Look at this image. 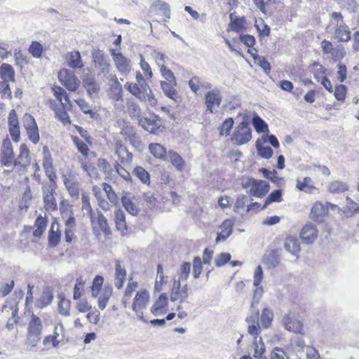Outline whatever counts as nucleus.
I'll use <instances>...</instances> for the list:
<instances>
[{"label": "nucleus", "instance_id": "nucleus-1", "mask_svg": "<svg viewBox=\"0 0 359 359\" xmlns=\"http://www.w3.org/2000/svg\"><path fill=\"white\" fill-rule=\"evenodd\" d=\"M135 78L136 83L127 82L125 84L126 89L140 100L147 102L151 106H155L157 104V100L142 74L137 72Z\"/></svg>", "mask_w": 359, "mask_h": 359}, {"label": "nucleus", "instance_id": "nucleus-2", "mask_svg": "<svg viewBox=\"0 0 359 359\" xmlns=\"http://www.w3.org/2000/svg\"><path fill=\"white\" fill-rule=\"evenodd\" d=\"M110 55L118 72L123 76H128L131 72V60L123 55L118 48L109 49Z\"/></svg>", "mask_w": 359, "mask_h": 359}, {"label": "nucleus", "instance_id": "nucleus-3", "mask_svg": "<svg viewBox=\"0 0 359 359\" xmlns=\"http://www.w3.org/2000/svg\"><path fill=\"white\" fill-rule=\"evenodd\" d=\"M172 285L170 290V299L171 302L180 300V304L177 306V309L182 308L184 303H188V286L187 284L182 285L181 282L177 280L176 277L173 278Z\"/></svg>", "mask_w": 359, "mask_h": 359}, {"label": "nucleus", "instance_id": "nucleus-4", "mask_svg": "<svg viewBox=\"0 0 359 359\" xmlns=\"http://www.w3.org/2000/svg\"><path fill=\"white\" fill-rule=\"evenodd\" d=\"M149 299V292L145 289L137 291L133 299L132 309L136 313L137 318L142 320H143V310L147 308Z\"/></svg>", "mask_w": 359, "mask_h": 359}, {"label": "nucleus", "instance_id": "nucleus-5", "mask_svg": "<svg viewBox=\"0 0 359 359\" xmlns=\"http://www.w3.org/2000/svg\"><path fill=\"white\" fill-rule=\"evenodd\" d=\"M92 57L95 67L99 71V74H102L107 78L111 74L109 59L99 49H94L92 51Z\"/></svg>", "mask_w": 359, "mask_h": 359}, {"label": "nucleus", "instance_id": "nucleus-6", "mask_svg": "<svg viewBox=\"0 0 359 359\" xmlns=\"http://www.w3.org/2000/svg\"><path fill=\"white\" fill-rule=\"evenodd\" d=\"M57 185L55 182H49L42 187L43 198L45 208L47 210H55L57 205L54 196Z\"/></svg>", "mask_w": 359, "mask_h": 359}, {"label": "nucleus", "instance_id": "nucleus-7", "mask_svg": "<svg viewBox=\"0 0 359 359\" xmlns=\"http://www.w3.org/2000/svg\"><path fill=\"white\" fill-rule=\"evenodd\" d=\"M58 79L60 83L70 91H76L80 86L78 77L74 72L67 69H62L58 72Z\"/></svg>", "mask_w": 359, "mask_h": 359}, {"label": "nucleus", "instance_id": "nucleus-8", "mask_svg": "<svg viewBox=\"0 0 359 359\" xmlns=\"http://www.w3.org/2000/svg\"><path fill=\"white\" fill-rule=\"evenodd\" d=\"M90 218L93 232L97 238L101 231H102L106 236L111 234V230L109 227L107 220L102 213L100 212H95L92 215Z\"/></svg>", "mask_w": 359, "mask_h": 359}, {"label": "nucleus", "instance_id": "nucleus-9", "mask_svg": "<svg viewBox=\"0 0 359 359\" xmlns=\"http://www.w3.org/2000/svg\"><path fill=\"white\" fill-rule=\"evenodd\" d=\"M107 79L108 80L109 98L114 101H123V90L116 74H109L107 76Z\"/></svg>", "mask_w": 359, "mask_h": 359}, {"label": "nucleus", "instance_id": "nucleus-10", "mask_svg": "<svg viewBox=\"0 0 359 359\" xmlns=\"http://www.w3.org/2000/svg\"><path fill=\"white\" fill-rule=\"evenodd\" d=\"M252 137L251 129L245 122L241 123L232 136V141L237 145L247 143Z\"/></svg>", "mask_w": 359, "mask_h": 359}, {"label": "nucleus", "instance_id": "nucleus-11", "mask_svg": "<svg viewBox=\"0 0 359 359\" xmlns=\"http://www.w3.org/2000/svg\"><path fill=\"white\" fill-rule=\"evenodd\" d=\"M259 311H254L245 318V322L248 323V333L253 337V339L259 338L262 331V327L259 322Z\"/></svg>", "mask_w": 359, "mask_h": 359}, {"label": "nucleus", "instance_id": "nucleus-12", "mask_svg": "<svg viewBox=\"0 0 359 359\" xmlns=\"http://www.w3.org/2000/svg\"><path fill=\"white\" fill-rule=\"evenodd\" d=\"M283 323L287 330L302 335L304 334L302 322L298 320L294 314L289 313L285 315L283 319Z\"/></svg>", "mask_w": 359, "mask_h": 359}, {"label": "nucleus", "instance_id": "nucleus-13", "mask_svg": "<svg viewBox=\"0 0 359 359\" xmlns=\"http://www.w3.org/2000/svg\"><path fill=\"white\" fill-rule=\"evenodd\" d=\"M1 163L6 167L16 165V161L13 158L12 144L8 139H6L3 142Z\"/></svg>", "mask_w": 359, "mask_h": 359}, {"label": "nucleus", "instance_id": "nucleus-14", "mask_svg": "<svg viewBox=\"0 0 359 359\" xmlns=\"http://www.w3.org/2000/svg\"><path fill=\"white\" fill-rule=\"evenodd\" d=\"M63 183L72 197L77 198L79 193V184L76 176L71 173H64L62 175Z\"/></svg>", "mask_w": 359, "mask_h": 359}, {"label": "nucleus", "instance_id": "nucleus-15", "mask_svg": "<svg viewBox=\"0 0 359 359\" xmlns=\"http://www.w3.org/2000/svg\"><path fill=\"white\" fill-rule=\"evenodd\" d=\"M222 95L218 89H213L207 93L205 102L208 111L212 113L215 108L218 107L222 102Z\"/></svg>", "mask_w": 359, "mask_h": 359}, {"label": "nucleus", "instance_id": "nucleus-16", "mask_svg": "<svg viewBox=\"0 0 359 359\" xmlns=\"http://www.w3.org/2000/svg\"><path fill=\"white\" fill-rule=\"evenodd\" d=\"M329 207L334 210L335 205L329 203H326L325 204L321 202L315 203L311 210V218L315 221L319 220L327 214Z\"/></svg>", "mask_w": 359, "mask_h": 359}, {"label": "nucleus", "instance_id": "nucleus-17", "mask_svg": "<svg viewBox=\"0 0 359 359\" xmlns=\"http://www.w3.org/2000/svg\"><path fill=\"white\" fill-rule=\"evenodd\" d=\"M8 127L10 135L13 141L18 142L20 140V126L16 112L14 109L11 110L8 116Z\"/></svg>", "mask_w": 359, "mask_h": 359}, {"label": "nucleus", "instance_id": "nucleus-18", "mask_svg": "<svg viewBox=\"0 0 359 359\" xmlns=\"http://www.w3.org/2000/svg\"><path fill=\"white\" fill-rule=\"evenodd\" d=\"M300 237L302 240L307 244L313 243L318 237L316 226L311 222L307 223L302 228L300 233Z\"/></svg>", "mask_w": 359, "mask_h": 359}, {"label": "nucleus", "instance_id": "nucleus-19", "mask_svg": "<svg viewBox=\"0 0 359 359\" xmlns=\"http://www.w3.org/2000/svg\"><path fill=\"white\" fill-rule=\"evenodd\" d=\"M334 37L341 42H346L351 39L350 29L344 22L334 25Z\"/></svg>", "mask_w": 359, "mask_h": 359}, {"label": "nucleus", "instance_id": "nucleus-20", "mask_svg": "<svg viewBox=\"0 0 359 359\" xmlns=\"http://www.w3.org/2000/svg\"><path fill=\"white\" fill-rule=\"evenodd\" d=\"M114 153L122 163H129L132 161L133 155L120 141H116L114 144Z\"/></svg>", "mask_w": 359, "mask_h": 359}, {"label": "nucleus", "instance_id": "nucleus-21", "mask_svg": "<svg viewBox=\"0 0 359 359\" xmlns=\"http://www.w3.org/2000/svg\"><path fill=\"white\" fill-rule=\"evenodd\" d=\"M52 91L54 96L61 103V105L64 109L72 108V105L71 101L65 89L60 86H53L52 87Z\"/></svg>", "mask_w": 359, "mask_h": 359}, {"label": "nucleus", "instance_id": "nucleus-22", "mask_svg": "<svg viewBox=\"0 0 359 359\" xmlns=\"http://www.w3.org/2000/svg\"><path fill=\"white\" fill-rule=\"evenodd\" d=\"M52 91L54 96L61 103V105L64 109L72 108V105L71 101L65 89L60 86H53L52 87Z\"/></svg>", "mask_w": 359, "mask_h": 359}, {"label": "nucleus", "instance_id": "nucleus-23", "mask_svg": "<svg viewBox=\"0 0 359 359\" xmlns=\"http://www.w3.org/2000/svg\"><path fill=\"white\" fill-rule=\"evenodd\" d=\"M65 60L67 65L73 69H81L83 67V62L80 52L74 50L69 52L65 55Z\"/></svg>", "mask_w": 359, "mask_h": 359}, {"label": "nucleus", "instance_id": "nucleus-24", "mask_svg": "<svg viewBox=\"0 0 359 359\" xmlns=\"http://www.w3.org/2000/svg\"><path fill=\"white\" fill-rule=\"evenodd\" d=\"M168 310V297L166 294H161L151 308V312L155 316L165 313Z\"/></svg>", "mask_w": 359, "mask_h": 359}, {"label": "nucleus", "instance_id": "nucleus-25", "mask_svg": "<svg viewBox=\"0 0 359 359\" xmlns=\"http://www.w3.org/2000/svg\"><path fill=\"white\" fill-rule=\"evenodd\" d=\"M136 199L134 196L126 194L121 197V203L126 210L132 215H137L139 208L136 205Z\"/></svg>", "mask_w": 359, "mask_h": 359}, {"label": "nucleus", "instance_id": "nucleus-26", "mask_svg": "<svg viewBox=\"0 0 359 359\" xmlns=\"http://www.w3.org/2000/svg\"><path fill=\"white\" fill-rule=\"evenodd\" d=\"M233 221L231 219H226L220 225L219 228L221 231L217 233L216 238V243H219L221 241H225L231 234L233 226Z\"/></svg>", "mask_w": 359, "mask_h": 359}, {"label": "nucleus", "instance_id": "nucleus-27", "mask_svg": "<svg viewBox=\"0 0 359 359\" xmlns=\"http://www.w3.org/2000/svg\"><path fill=\"white\" fill-rule=\"evenodd\" d=\"M284 248L292 255L297 257L301 250L299 240L291 236H287L284 241Z\"/></svg>", "mask_w": 359, "mask_h": 359}, {"label": "nucleus", "instance_id": "nucleus-28", "mask_svg": "<svg viewBox=\"0 0 359 359\" xmlns=\"http://www.w3.org/2000/svg\"><path fill=\"white\" fill-rule=\"evenodd\" d=\"M53 299V292L49 287L43 289L41 294L35 302L37 308L43 309L51 304Z\"/></svg>", "mask_w": 359, "mask_h": 359}, {"label": "nucleus", "instance_id": "nucleus-29", "mask_svg": "<svg viewBox=\"0 0 359 359\" xmlns=\"http://www.w3.org/2000/svg\"><path fill=\"white\" fill-rule=\"evenodd\" d=\"M60 231L59 224L53 222L51 224L48 233V243L51 247H55L60 241Z\"/></svg>", "mask_w": 359, "mask_h": 359}, {"label": "nucleus", "instance_id": "nucleus-30", "mask_svg": "<svg viewBox=\"0 0 359 359\" xmlns=\"http://www.w3.org/2000/svg\"><path fill=\"white\" fill-rule=\"evenodd\" d=\"M176 84L175 79H173V81H165L161 82V88L165 95L168 97L174 100H176L178 98V93L174 88Z\"/></svg>", "mask_w": 359, "mask_h": 359}, {"label": "nucleus", "instance_id": "nucleus-31", "mask_svg": "<svg viewBox=\"0 0 359 359\" xmlns=\"http://www.w3.org/2000/svg\"><path fill=\"white\" fill-rule=\"evenodd\" d=\"M126 276V271L119 261L116 262L115 264V286L120 289L123 287Z\"/></svg>", "mask_w": 359, "mask_h": 359}, {"label": "nucleus", "instance_id": "nucleus-32", "mask_svg": "<svg viewBox=\"0 0 359 359\" xmlns=\"http://www.w3.org/2000/svg\"><path fill=\"white\" fill-rule=\"evenodd\" d=\"M266 142V137H262L256 141V148L258 154L264 158L269 159L273 155V150L270 147L264 144Z\"/></svg>", "mask_w": 359, "mask_h": 359}, {"label": "nucleus", "instance_id": "nucleus-33", "mask_svg": "<svg viewBox=\"0 0 359 359\" xmlns=\"http://www.w3.org/2000/svg\"><path fill=\"white\" fill-rule=\"evenodd\" d=\"M296 188L307 194H312L313 190L316 189L313 185V180L309 177H305L303 179H297Z\"/></svg>", "mask_w": 359, "mask_h": 359}, {"label": "nucleus", "instance_id": "nucleus-34", "mask_svg": "<svg viewBox=\"0 0 359 359\" xmlns=\"http://www.w3.org/2000/svg\"><path fill=\"white\" fill-rule=\"evenodd\" d=\"M254 188H250V192L252 195L261 197L265 195L269 190V184L262 180H257V182H254Z\"/></svg>", "mask_w": 359, "mask_h": 359}, {"label": "nucleus", "instance_id": "nucleus-35", "mask_svg": "<svg viewBox=\"0 0 359 359\" xmlns=\"http://www.w3.org/2000/svg\"><path fill=\"white\" fill-rule=\"evenodd\" d=\"M0 77L3 80L8 83L15 81V70L13 67L7 63H4L0 67Z\"/></svg>", "mask_w": 359, "mask_h": 359}, {"label": "nucleus", "instance_id": "nucleus-36", "mask_svg": "<svg viewBox=\"0 0 359 359\" xmlns=\"http://www.w3.org/2000/svg\"><path fill=\"white\" fill-rule=\"evenodd\" d=\"M64 330V327L62 324L57 325L55 327L54 332L53 335L46 337L43 339V344L46 345L49 342H52L53 347H57L60 341L62 340V337L59 339L60 334Z\"/></svg>", "mask_w": 359, "mask_h": 359}, {"label": "nucleus", "instance_id": "nucleus-37", "mask_svg": "<svg viewBox=\"0 0 359 359\" xmlns=\"http://www.w3.org/2000/svg\"><path fill=\"white\" fill-rule=\"evenodd\" d=\"M42 329L41 320L36 315L32 314L28 323L27 333L41 334Z\"/></svg>", "mask_w": 359, "mask_h": 359}, {"label": "nucleus", "instance_id": "nucleus-38", "mask_svg": "<svg viewBox=\"0 0 359 359\" xmlns=\"http://www.w3.org/2000/svg\"><path fill=\"white\" fill-rule=\"evenodd\" d=\"M83 86L88 93L91 95L97 93L100 90V85L97 83L94 76L87 75L83 80Z\"/></svg>", "mask_w": 359, "mask_h": 359}, {"label": "nucleus", "instance_id": "nucleus-39", "mask_svg": "<svg viewBox=\"0 0 359 359\" xmlns=\"http://www.w3.org/2000/svg\"><path fill=\"white\" fill-rule=\"evenodd\" d=\"M321 48L324 54H331L334 60H340L344 57V53L342 51H337L334 54L335 50L333 47V44L327 40H323L321 42Z\"/></svg>", "mask_w": 359, "mask_h": 359}, {"label": "nucleus", "instance_id": "nucleus-40", "mask_svg": "<svg viewBox=\"0 0 359 359\" xmlns=\"http://www.w3.org/2000/svg\"><path fill=\"white\" fill-rule=\"evenodd\" d=\"M149 151L153 156L159 159L166 160L168 154L166 149L158 143H151L149 146Z\"/></svg>", "mask_w": 359, "mask_h": 359}, {"label": "nucleus", "instance_id": "nucleus-41", "mask_svg": "<svg viewBox=\"0 0 359 359\" xmlns=\"http://www.w3.org/2000/svg\"><path fill=\"white\" fill-rule=\"evenodd\" d=\"M100 295L98 298V307L101 310H104L111 297L112 288L110 287L104 286L100 292Z\"/></svg>", "mask_w": 359, "mask_h": 359}, {"label": "nucleus", "instance_id": "nucleus-42", "mask_svg": "<svg viewBox=\"0 0 359 359\" xmlns=\"http://www.w3.org/2000/svg\"><path fill=\"white\" fill-rule=\"evenodd\" d=\"M229 18L232 30L239 32L245 29L246 22L243 18H238L233 13H231Z\"/></svg>", "mask_w": 359, "mask_h": 359}, {"label": "nucleus", "instance_id": "nucleus-43", "mask_svg": "<svg viewBox=\"0 0 359 359\" xmlns=\"http://www.w3.org/2000/svg\"><path fill=\"white\" fill-rule=\"evenodd\" d=\"M273 319V313L272 310L269 308H265L262 310L260 316V323L264 329L269 328L272 325Z\"/></svg>", "mask_w": 359, "mask_h": 359}, {"label": "nucleus", "instance_id": "nucleus-44", "mask_svg": "<svg viewBox=\"0 0 359 359\" xmlns=\"http://www.w3.org/2000/svg\"><path fill=\"white\" fill-rule=\"evenodd\" d=\"M114 219L117 230L121 231L122 233H124V232L127 230V226L125 215L121 210H116L115 211Z\"/></svg>", "mask_w": 359, "mask_h": 359}, {"label": "nucleus", "instance_id": "nucleus-45", "mask_svg": "<svg viewBox=\"0 0 359 359\" xmlns=\"http://www.w3.org/2000/svg\"><path fill=\"white\" fill-rule=\"evenodd\" d=\"M167 158L177 170H182L185 165V162L183 158L173 151H168Z\"/></svg>", "mask_w": 359, "mask_h": 359}, {"label": "nucleus", "instance_id": "nucleus-46", "mask_svg": "<svg viewBox=\"0 0 359 359\" xmlns=\"http://www.w3.org/2000/svg\"><path fill=\"white\" fill-rule=\"evenodd\" d=\"M264 263L269 269L278 266L280 264V256L278 251L273 250L270 252L264 259Z\"/></svg>", "mask_w": 359, "mask_h": 359}, {"label": "nucleus", "instance_id": "nucleus-47", "mask_svg": "<svg viewBox=\"0 0 359 359\" xmlns=\"http://www.w3.org/2000/svg\"><path fill=\"white\" fill-rule=\"evenodd\" d=\"M47 226V220L42 216H39L35 221L34 227L36 228L33 232L35 237L40 238L45 231Z\"/></svg>", "mask_w": 359, "mask_h": 359}, {"label": "nucleus", "instance_id": "nucleus-48", "mask_svg": "<svg viewBox=\"0 0 359 359\" xmlns=\"http://www.w3.org/2000/svg\"><path fill=\"white\" fill-rule=\"evenodd\" d=\"M252 348L254 349L253 357L255 358H262L265 352V346L261 337L253 339Z\"/></svg>", "mask_w": 359, "mask_h": 359}, {"label": "nucleus", "instance_id": "nucleus-49", "mask_svg": "<svg viewBox=\"0 0 359 359\" xmlns=\"http://www.w3.org/2000/svg\"><path fill=\"white\" fill-rule=\"evenodd\" d=\"M140 125L147 131L154 133L158 128V125L156 120L148 118H143L140 120Z\"/></svg>", "mask_w": 359, "mask_h": 359}, {"label": "nucleus", "instance_id": "nucleus-50", "mask_svg": "<svg viewBox=\"0 0 359 359\" xmlns=\"http://www.w3.org/2000/svg\"><path fill=\"white\" fill-rule=\"evenodd\" d=\"M29 160V151L25 144H21L20 147V154L16 161V165L20 164L25 166Z\"/></svg>", "mask_w": 359, "mask_h": 359}, {"label": "nucleus", "instance_id": "nucleus-51", "mask_svg": "<svg viewBox=\"0 0 359 359\" xmlns=\"http://www.w3.org/2000/svg\"><path fill=\"white\" fill-rule=\"evenodd\" d=\"M104 278L101 276H96L93 279L91 286V294L93 297H97L102 291Z\"/></svg>", "mask_w": 359, "mask_h": 359}, {"label": "nucleus", "instance_id": "nucleus-52", "mask_svg": "<svg viewBox=\"0 0 359 359\" xmlns=\"http://www.w3.org/2000/svg\"><path fill=\"white\" fill-rule=\"evenodd\" d=\"M57 309L60 315L69 316L70 315V301L66 299L64 297L60 296Z\"/></svg>", "mask_w": 359, "mask_h": 359}, {"label": "nucleus", "instance_id": "nucleus-53", "mask_svg": "<svg viewBox=\"0 0 359 359\" xmlns=\"http://www.w3.org/2000/svg\"><path fill=\"white\" fill-rule=\"evenodd\" d=\"M102 190L105 192L107 198L109 201L116 205L118 203V196L115 191H114L112 187L107 183H102L101 184Z\"/></svg>", "mask_w": 359, "mask_h": 359}, {"label": "nucleus", "instance_id": "nucleus-54", "mask_svg": "<svg viewBox=\"0 0 359 359\" xmlns=\"http://www.w3.org/2000/svg\"><path fill=\"white\" fill-rule=\"evenodd\" d=\"M252 124L257 133L269 132L267 124L257 114L253 116Z\"/></svg>", "mask_w": 359, "mask_h": 359}, {"label": "nucleus", "instance_id": "nucleus-55", "mask_svg": "<svg viewBox=\"0 0 359 359\" xmlns=\"http://www.w3.org/2000/svg\"><path fill=\"white\" fill-rule=\"evenodd\" d=\"M191 271V264L189 262H184L181 265L180 271L178 272V278L177 280H179L180 282L185 281L189 276V273Z\"/></svg>", "mask_w": 359, "mask_h": 359}, {"label": "nucleus", "instance_id": "nucleus-56", "mask_svg": "<svg viewBox=\"0 0 359 359\" xmlns=\"http://www.w3.org/2000/svg\"><path fill=\"white\" fill-rule=\"evenodd\" d=\"M328 189L332 193H341L348 190V185L340 181H334L329 184Z\"/></svg>", "mask_w": 359, "mask_h": 359}, {"label": "nucleus", "instance_id": "nucleus-57", "mask_svg": "<svg viewBox=\"0 0 359 359\" xmlns=\"http://www.w3.org/2000/svg\"><path fill=\"white\" fill-rule=\"evenodd\" d=\"M137 287V282H130L128 283L126 289L125 290V294L122 299V303L124 306V307H126V304L128 301L130 299L132 293L135 290V289Z\"/></svg>", "mask_w": 359, "mask_h": 359}, {"label": "nucleus", "instance_id": "nucleus-58", "mask_svg": "<svg viewBox=\"0 0 359 359\" xmlns=\"http://www.w3.org/2000/svg\"><path fill=\"white\" fill-rule=\"evenodd\" d=\"M82 200V209L86 211L88 215L90 217L95 212H93L92 208L90 203V197L87 192H83L81 194Z\"/></svg>", "mask_w": 359, "mask_h": 359}, {"label": "nucleus", "instance_id": "nucleus-59", "mask_svg": "<svg viewBox=\"0 0 359 359\" xmlns=\"http://www.w3.org/2000/svg\"><path fill=\"white\" fill-rule=\"evenodd\" d=\"M134 172L136 176L141 180L144 184H149L150 182L149 174L142 167H137L134 170Z\"/></svg>", "mask_w": 359, "mask_h": 359}, {"label": "nucleus", "instance_id": "nucleus-60", "mask_svg": "<svg viewBox=\"0 0 359 359\" xmlns=\"http://www.w3.org/2000/svg\"><path fill=\"white\" fill-rule=\"evenodd\" d=\"M255 26L260 35L263 36H268L270 34V27L264 22L262 19L256 20Z\"/></svg>", "mask_w": 359, "mask_h": 359}, {"label": "nucleus", "instance_id": "nucleus-61", "mask_svg": "<svg viewBox=\"0 0 359 359\" xmlns=\"http://www.w3.org/2000/svg\"><path fill=\"white\" fill-rule=\"evenodd\" d=\"M42 46L37 41H32L29 48V52L34 57H40L42 55Z\"/></svg>", "mask_w": 359, "mask_h": 359}, {"label": "nucleus", "instance_id": "nucleus-62", "mask_svg": "<svg viewBox=\"0 0 359 359\" xmlns=\"http://www.w3.org/2000/svg\"><path fill=\"white\" fill-rule=\"evenodd\" d=\"M233 125V119L232 118H226L222 126L219 127V134L221 135H228Z\"/></svg>", "mask_w": 359, "mask_h": 359}, {"label": "nucleus", "instance_id": "nucleus-63", "mask_svg": "<svg viewBox=\"0 0 359 359\" xmlns=\"http://www.w3.org/2000/svg\"><path fill=\"white\" fill-rule=\"evenodd\" d=\"M43 167L45 169L46 174L47 177L49 178L50 182H55L56 175L53 171L51 162L48 157H46L44 158Z\"/></svg>", "mask_w": 359, "mask_h": 359}, {"label": "nucleus", "instance_id": "nucleus-64", "mask_svg": "<svg viewBox=\"0 0 359 359\" xmlns=\"http://www.w3.org/2000/svg\"><path fill=\"white\" fill-rule=\"evenodd\" d=\"M155 8L162 12L163 15L166 18H170V6L162 1H158L153 4Z\"/></svg>", "mask_w": 359, "mask_h": 359}]
</instances>
